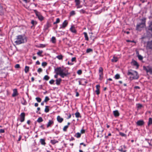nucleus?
Returning a JSON list of instances; mask_svg holds the SVG:
<instances>
[{
	"label": "nucleus",
	"mask_w": 152,
	"mask_h": 152,
	"mask_svg": "<svg viewBox=\"0 0 152 152\" xmlns=\"http://www.w3.org/2000/svg\"><path fill=\"white\" fill-rule=\"evenodd\" d=\"M55 71L56 74L54 75V77L56 78H57L58 75H59L62 78H64L69 74L68 70H66L65 69H62L61 67L55 69Z\"/></svg>",
	"instance_id": "obj_1"
},
{
	"label": "nucleus",
	"mask_w": 152,
	"mask_h": 152,
	"mask_svg": "<svg viewBox=\"0 0 152 152\" xmlns=\"http://www.w3.org/2000/svg\"><path fill=\"white\" fill-rule=\"evenodd\" d=\"M27 42V38L24 35H19L17 37L15 42L17 45L24 43Z\"/></svg>",
	"instance_id": "obj_2"
},
{
	"label": "nucleus",
	"mask_w": 152,
	"mask_h": 152,
	"mask_svg": "<svg viewBox=\"0 0 152 152\" xmlns=\"http://www.w3.org/2000/svg\"><path fill=\"white\" fill-rule=\"evenodd\" d=\"M146 20V18H143L140 20V22L137 25L136 27L137 30H140L141 28H144L145 26Z\"/></svg>",
	"instance_id": "obj_3"
},
{
	"label": "nucleus",
	"mask_w": 152,
	"mask_h": 152,
	"mask_svg": "<svg viewBox=\"0 0 152 152\" xmlns=\"http://www.w3.org/2000/svg\"><path fill=\"white\" fill-rule=\"evenodd\" d=\"M128 75H132L133 76L132 78L134 79H137L138 78L139 76L137 72L134 71L132 72L129 71L128 74Z\"/></svg>",
	"instance_id": "obj_4"
},
{
	"label": "nucleus",
	"mask_w": 152,
	"mask_h": 152,
	"mask_svg": "<svg viewBox=\"0 0 152 152\" xmlns=\"http://www.w3.org/2000/svg\"><path fill=\"white\" fill-rule=\"evenodd\" d=\"M34 12L39 20L42 21L43 20L44 17L40 12H38L36 10H34Z\"/></svg>",
	"instance_id": "obj_5"
},
{
	"label": "nucleus",
	"mask_w": 152,
	"mask_h": 152,
	"mask_svg": "<svg viewBox=\"0 0 152 152\" xmlns=\"http://www.w3.org/2000/svg\"><path fill=\"white\" fill-rule=\"evenodd\" d=\"M103 70L102 67H100L99 68V79L102 80L103 77Z\"/></svg>",
	"instance_id": "obj_6"
},
{
	"label": "nucleus",
	"mask_w": 152,
	"mask_h": 152,
	"mask_svg": "<svg viewBox=\"0 0 152 152\" xmlns=\"http://www.w3.org/2000/svg\"><path fill=\"white\" fill-rule=\"evenodd\" d=\"M143 69L145 70L147 72H149L150 74H152V68L151 67L148 66L146 67L145 66L143 67Z\"/></svg>",
	"instance_id": "obj_7"
},
{
	"label": "nucleus",
	"mask_w": 152,
	"mask_h": 152,
	"mask_svg": "<svg viewBox=\"0 0 152 152\" xmlns=\"http://www.w3.org/2000/svg\"><path fill=\"white\" fill-rule=\"evenodd\" d=\"M20 121L21 122H23L25 120V113H22L20 115Z\"/></svg>",
	"instance_id": "obj_8"
},
{
	"label": "nucleus",
	"mask_w": 152,
	"mask_h": 152,
	"mask_svg": "<svg viewBox=\"0 0 152 152\" xmlns=\"http://www.w3.org/2000/svg\"><path fill=\"white\" fill-rule=\"evenodd\" d=\"M146 48L147 49H151L152 50V41L148 42Z\"/></svg>",
	"instance_id": "obj_9"
},
{
	"label": "nucleus",
	"mask_w": 152,
	"mask_h": 152,
	"mask_svg": "<svg viewBox=\"0 0 152 152\" xmlns=\"http://www.w3.org/2000/svg\"><path fill=\"white\" fill-rule=\"evenodd\" d=\"M136 124L138 126H141L144 124V122L143 120H139L136 122Z\"/></svg>",
	"instance_id": "obj_10"
},
{
	"label": "nucleus",
	"mask_w": 152,
	"mask_h": 152,
	"mask_svg": "<svg viewBox=\"0 0 152 152\" xmlns=\"http://www.w3.org/2000/svg\"><path fill=\"white\" fill-rule=\"evenodd\" d=\"M54 122L52 120H49V122H48L47 125V128H48L49 127L51 126L53 124Z\"/></svg>",
	"instance_id": "obj_11"
},
{
	"label": "nucleus",
	"mask_w": 152,
	"mask_h": 152,
	"mask_svg": "<svg viewBox=\"0 0 152 152\" xmlns=\"http://www.w3.org/2000/svg\"><path fill=\"white\" fill-rule=\"evenodd\" d=\"M18 95L17 89H14L13 90V93L12 95V97H15Z\"/></svg>",
	"instance_id": "obj_12"
},
{
	"label": "nucleus",
	"mask_w": 152,
	"mask_h": 152,
	"mask_svg": "<svg viewBox=\"0 0 152 152\" xmlns=\"http://www.w3.org/2000/svg\"><path fill=\"white\" fill-rule=\"evenodd\" d=\"M68 22L66 20H65L62 23V26L61 28H64L67 25Z\"/></svg>",
	"instance_id": "obj_13"
},
{
	"label": "nucleus",
	"mask_w": 152,
	"mask_h": 152,
	"mask_svg": "<svg viewBox=\"0 0 152 152\" xmlns=\"http://www.w3.org/2000/svg\"><path fill=\"white\" fill-rule=\"evenodd\" d=\"M113 115L115 117H117L120 114L118 110H115L113 111Z\"/></svg>",
	"instance_id": "obj_14"
},
{
	"label": "nucleus",
	"mask_w": 152,
	"mask_h": 152,
	"mask_svg": "<svg viewBox=\"0 0 152 152\" xmlns=\"http://www.w3.org/2000/svg\"><path fill=\"white\" fill-rule=\"evenodd\" d=\"M58 122L60 123H61L63 121V118H61L60 116H58L57 118Z\"/></svg>",
	"instance_id": "obj_15"
},
{
	"label": "nucleus",
	"mask_w": 152,
	"mask_h": 152,
	"mask_svg": "<svg viewBox=\"0 0 152 152\" xmlns=\"http://www.w3.org/2000/svg\"><path fill=\"white\" fill-rule=\"evenodd\" d=\"M131 63L134 66H136L138 67H139V65L138 64L137 62L134 60Z\"/></svg>",
	"instance_id": "obj_16"
},
{
	"label": "nucleus",
	"mask_w": 152,
	"mask_h": 152,
	"mask_svg": "<svg viewBox=\"0 0 152 152\" xmlns=\"http://www.w3.org/2000/svg\"><path fill=\"white\" fill-rule=\"evenodd\" d=\"M45 141V140L44 139H41L40 140L39 142L42 145H45L46 144V143Z\"/></svg>",
	"instance_id": "obj_17"
},
{
	"label": "nucleus",
	"mask_w": 152,
	"mask_h": 152,
	"mask_svg": "<svg viewBox=\"0 0 152 152\" xmlns=\"http://www.w3.org/2000/svg\"><path fill=\"white\" fill-rule=\"evenodd\" d=\"M61 81V78L57 79L56 80V84L57 85H59Z\"/></svg>",
	"instance_id": "obj_18"
},
{
	"label": "nucleus",
	"mask_w": 152,
	"mask_h": 152,
	"mask_svg": "<svg viewBox=\"0 0 152 152\" xmlns=\"http://www.w3.org/2000/svg\"><path fill=\"white\" fill-rule=\"evenodd\" d=\"M51 26V24L50 23L48 22H47V24L45 26V29H48L49 27Z\"/></svg>",
	"instance_id": "obj_19"
},
{
	"label": "nucleus",
	"mask_w": 152,
	"mask_h": 152,
	"mask_svg": "<svg viewBox=\"0 0 152 152\" xmlns=\"http://www.w3.org/2000/svg\"><path fill=\"white\" fill-rule=\"evenodd\" d=\"M70 30L72 32L75 33L76 32V30L75 28L73 26H72L70 28Z\"/></svg>",
	"instance_id": "obj_20"
},
{
	"label": "nucleus",
	"mask_w": 152,
	"mask_h": 152,
	"mask_svg": "<svg viewBox=\"0 0 152 152\" xmlns=\"http://www.w3.org/2000/svg\"><path fill=\"white\" fill-rule=\"evenodd\" d=\"M151 124H152V118H149L148 125V126H149Z\"/></svg>",
	"instance_id": "obj_21"
},
{
	"label": "nucleus",
	"mask_w": 152,
	"mask_h": 152,
	"mask_svg": "<svg viewBox=\"0 0 152 152\" xmlns=\"http://www.w3.org/2000/svg\"><path fill=\"white\" fill-rule=\"evenodd\" d=\"M148 29L152 32V21L150 23L149 25Z\"/></svg>",
	"instance_id": "obj_22"
},
{
	"label": "nucleus",
	"mask_w": 152,
	"mask_h": 152,
	"mask_svg": "<svg viewBox=\"0 0 152 152\" xmlns=\"http://www.w3.org/2000/svg\"><path fill=\"white\" fill-rule=\"evenodd\" d=\"M118 58L117 57L114 56L113 58L111 60L113 62H116L118 61Z\"/></svg>",
	"instance_id": "obj_23"
},
{
	"label": "nucleus",
	"mask_w": 152,
	"mask_h": 152,
	"mask_svg": "<svg viewBox=\"0 0 152 152\" xmlns=\"http://www.w3.org/2000/svg\"><path fill=\"white\" fill-rule=\"evenodd\" d=\"M49 106H45V113H48L49 112Z\"/></svg>",
	"instance_id": "obj_24"
},
{
	"label": "nucleus",
	"mask_w": 152,
	"mask_h": 152,
	"mask_svg": "<svg viewBox=\"0 0 152 152\" xmlns=\"http://www.w3.org/2000/svg\"><path fill=\"white\" fill-rule=\"evenodd\" d=\"M75 117L76 118H78L81 117V116L80 115V114L79 112H76L75 114Z\"/></svg>",
	"instance_id": "obj_25"
},
{
	"label": "nucleus",
	"mask_w": 152,
	"mask_h": 152,
	"mask_svg": "<svg viewBox=\"0 0 152 152\" xmlns=\"http://www.w3.org/2000/svg\"><path fill=\"white\" fill-rule=\"evenodd\" d=\"M84 35L85 39L87 41L88 40V38L87 35V33L86 32H84Z\"/></svg>",
	"instance_id": "obj_26"
},
{
	"label": "nucleus",
	"mask_w": 152,
	"mask_h": 152,
	"mask_svg": "<svg viewBox=\"0 0 152 152\" xmlns=\"http://www.w3.org/2000/svg\"><path fill=\"white\" fill-rule=\"evenodd\" d=\"M29 69V67L26 66L25 69V72L26 73H27Z\"/></svg>",
	"instance_id": "obj_27"
},
{
	"label": "nucleus",
	"mask_w": 152,
	"mask_h": 152,
	"mask_svg": "<svg viewBox=\"0 0 152 152\" xmlns=\"http://www.w3.org/2000/svg\"><path fill=\"white\" fill-rule=\"evenodd\" d=\"M43 121V120L42 118L41 117H40L39 118H38L37 121V122L38 123H40V122H42Z\"/></svg>",
	"instance_id": "obj_28"
},
{
	"label": "nucleus",
	"mask_w": 152,
	"mask_h": 152,
	"mask_svg": "<svg viewBox=\"0 0 152 152\" xmlns=\"http://www.w3.org/2000/svg\"><path fill=\"white\" fill-rule=\"evenodd\" d=\"M56 58H57L59 60H62L63 59V56L62 55H58L56 57Z\"/></svg>",
	"instance_id": "obj_29"
},
{
	"label": "nucleus",
	"mask_w": 152,
	"mask_h": 152,
	"mask_svg": "<svg viewBox=\"0 0 152 152\" xmlns=\"http://www.w3.org/2000/svg\"><path fill=\"white\" fill-rule=\"evenodd\" d=\"M75 2L76 3V5H79L80 3V0H75Z\"/></svg>",
	"instance_id": "obj_30"
},
{
	"label": "nucleus",
	"mask_w": 152,
	"mask_h": 152,
	"mask_svg": "<svg viewBox=\"0 0 152 152\" xmlns=\"http://www.w3.org/2000/svg\"><path fill=\"white\" fill-rule=\"evenodd\" d=\"M51 41L53 43L56 42V39L55 37H53L51 38Z\"/></svg>",
	"instance_id": "obj_31"
},
{
	"label": "nucleus",
	"mask_w": 152,
	"mask_h": 152,
	"mask_svg": "<svg viewBox=\"0 0 152 152\" xmlns=\"http://www.w3.org/2000/svg\"><path fill=\"white\" fill-rule=\"evenodd\" d=\"M49 78L50 77L49 76L47 75H45L44 77V79L46 80H48Z\"/></svg>",
	"instance_id": "obj_32"
},
{
	"label": "nucleus",
	"mask_w": 152,
	"mask_h": 152,
	"mask_svg": "<svg viewBox=\"0 0 152 152\" xmlns=\"http://www.w3.org/2000/svg\"><path fill=\"white\" fill-rule=\"evenodd\" d=\"M60 20L59 18H57L56 19V22L53 23L54 24H56L57 23H58L60 22Z\"/></svg>",
	"instance_id": "obj_33"
},
{
	"label": "nucleus",
	"mask_w": 152,
	"mask_h": 152,
	"mask_svg": "<svg viewBox=\"0 0 152 152\" xmlns=\"http://www.w3.org/2000/svg\"><path fill=\"white\" fill-rule=\"evenodd\" d=\"M75 136L77 138H79L80 137L81 134L79 133H77L75 134Z\"/></svg>",
	"instance_id": "obj_34"
},
{
	"label": "nucleus",
	"mask_w": 152,
	"mask_h": 152,
	"mask_svg": "<svg viewBox=\"0 0 152 152\" xmlns=\"http://www.w3.org/2000/svg\"><path fill=\"white\" fill-rule=\"evenodd\" d=\"M115 78L116 79H118L120 78V75L119 74H116L115 76Z\"/></svg>",
	"instance_id": "obj_35"
},
{
	"label": "nucleus",
	"mask_w": 152,
	"mask_h": 152,
	"mask_svg": "<svg viewBox=\"0 0 152 152\" xmlns=\"http://www.w3.org/2000/svg\"><path fill=\"white\" fill-rule=\"evenodd\" d=\"M75 14V12L74 11H72L70 12V16H73Z\"/></svg>",
	"instance_id": "obj_36"
},
{
	"label": "nucleus",
	"mask_w": 152,
	"mask_h": 152,
	"mask_svg": "<svg viewBox=\"0 0 152 152\" xmlns=\"http://www.w3.org/2000/svg\"><path fill=\"white\" fill-rule=\"evenodd\" d=\"M42 53L43 51L42 50L39 51L38 52H37V54L38 56H41V54Z\"/></svg>",
	"instance_id": "obj_37"
},
{
	"label": "nucleus",
	"mask_w": 152,
	"mask_h": 152,
	"mask_svg": "<svg viewBox=\"0 0 152 152\" xmlns=\"http://www.w3.org/2000/svg\"><path fill=\"white\" fill-rule=\"evenodd\" d=\"M50 99L48 96H46L45 97L44 102H47Z\"/></svg>",
	"instance_id": "obj_38"
},
{
	"label": "nucleus",
	"mask_w": 152,
	"mask_h": 152,
	"mask_svg": "<svg viewBox=\"0 0 152 152\" xmlns=\"http://www.w3.org/2000/svg\"><path fill=\"white\" fill-rule=\"evenodd\" d=\"M58 142L54 140H51V142L53 144H55L56 143Z\"/></svg>",
	"instance_id": "obj_39"
},
{
	"label": "nucleus",
	"mask_w": 152,
	"mask_h": 152,
	"mask_svg": "<svg viewBox=\"0 0 152 152\" xmlns=\"http://www.w3.org/2000/svg\"><path fill=\"white\" fill-rule=\"evenodd\" d=\"M92 51V50L91 48H88L87 49L86 52L87 53H89V52Z\"/></svg>",
	"instance_id": "obj_40"
},
{
	"label": "nucleus",
	"mask_w": 152,
	"mask_h": 152,
	"mask_svg": "<svg viewBox=\"0 0 152 152\" xmlns=\"http://www.w3.org/2000/svg\"><path fill=\"white\" fill-rule=\"evenodd\" d=\"M79 11L80 13L82 14H84L86 13L85 10L83 9H81Z\"/></svg>",
	"instance_id": "obj_41"
},
{
	"label": "nucleus",
	"mask_w": 152,
	"mask_h": 152,
	"mask_svg": "<svg viewBox=\"0 0 152 152\" xmlns=\"http://www.w3.org/2000/svg\"><path fill=\"white\" fill-rule=\"evenodd\" d=\"M68 127V125H66L65 126L63 129V131H66Z\"/></svg>",
	"instance_id": "obj_42"
},
{
	"label": "nucleus",
	"mask_w": 152,
	"mask_h": 152,
	"mask_svg": "<svg viewBox=\"0 0 152 152\" xmlns=\"http://www.w3.org/2000/svg\"><path fill=\"white\" fill-rule=\"evenodd\" d=\"M118 150L121 152H126V150H124L123 148H122L120 149H118Z\"/></svg>",
	"instance_id": "obj_43"
},
{
	"label": "nucleus",
	"mask_w": 152,
	"mask_h": 152,
	"mask_svg": "<svg viewBox=\"0 0 152 152\" xmlns=\"http://www.w3.org/2000/svg\"><path fill=\"white\" fill-rule=\"evenodd\" d=\"M36 99L37 100V101L39 102H40L41 101V99L39 97H36Z\"/></svg>",
	"instance_id": "obj_44"
},
{
	"label": "nucleus",
	"mask_w": 152,
	"mask_h": 152,
	"mask_svg": "<svg viewBox=\"0 0 152 152\" xmlns=\"http://www.w3.org/2000/svg\"><path fill=\"white\" fill-rule=\"evenodd\" d=\"M119 134L122 137H126V135L125 134L122 132H120Z\"/></svg>",
	"instance_id": "obj_45"
},
{
	"label": "nucleus",
	"mask_w": 152,
	"mask_h": 152,
	"mask_svg": "<svg viewBox=\"0 0 152 152\" xmlns=\"http://www.w3.org/2000/svg\"><path fill=\"white\" fill-rule=\"evenodd\" d=\"M47 63L46 62H43L42 64V66L43 67H45L47 65Z\"/></svg>",
	"instance_id": "obj_46"
},
{
	"label": "nucleus",
	"mask_w": 152,
	"mask_h": 152,
	"mask_svg": "<svg viewBox=\"0 0 152 152\" xmlns=\"http://www.w3.org/2000/svg\"><path fill=\"white\" fill-rule=\"evenodd\" d=\"M138 57L139 59L140 60H142L143 59L142 57L140 55H139L138 56Z\"/></svg>",
	"instance_id": "obj_47"
},
{
	"label": "nucleus",
	"mask_w": 152,
	"mask_h": 152,
	"mask_svg": "<svg viewBox=\"0 0 152 152\" xmlns=\"http://www.w3.org/2000/svg\"><path fill=\"white\" fill-rule=\"evenodd\" d=\"M31 23L33 25L36 24H37V22L36 21L32 20L31 21Z\"/></svg>",
	"instance_id": "obj_48"
},
{
	"label": "nucleus",
	"mask_w": 152,
	"mask_h": 152,
	"mask_svg": "<svg viewBox=\"0 0 152 152\" xmlns=\"http://www.w3.org/2000/svg\"><path fill=\"white\" fill-rule=\"evenodd\" d=\"M54 80H51L49 81V83L50 84H53L54 83Z\"/></svg>",
	"instance_id": "obj_49"
},
{
	"label": "nucleus",
	"mask_w": 152,
	"mask_h": 152,
	"mask_svg": "<svg viewBox=\"0 0 152 152\" xmlns=\"http://www.w3.org/2000/svg\"><path fill=\"white\" fill-rule=\"evenodd\" d=\"M82 71L81 70H79L77 71V73L79 75H81L82 74Z\"/></svg>",
	"instance_id": "obj_50"
},
{
	"label": "nucleus",
	"mask_w": 152,
	"mask_h": 152,
	"mask_svg": "<svg viewBox=\"0 0 152 152\" xmlns=\"http://www.w3.org/2000/svg\"><path fill=\"white\" fill-rule=\"evenodd\" d=\"M137 108H141L142 107V105L140 104H137Z\"/></svg>",
	"instance_id": "obj_51"
},
{
	"label": "nucleus",
	"mask_w": 152,
	"mask_h": 152,
	"mask_svg": "<svg viewBox=\"0 0 152 152\" xmlns=\"http://www.w3.org/2000/svg\"><path fill=\"white\" fill-rule=\"evenodd\" d=\"M42 69L41 68H39L37 70V72L39 73H40L42 72Z\"/></svg>",
	"instance_id": "obj_52"
},
{
	"label": "nucleus",
	"mask_w": 152,
	"mask_h": 152,
	"mask_svg": "<svg viewBox=\"0 0 152 152\" xmlns=\"http://www.w3.org/2000/svg\"><path fill=\"white\" fill-rule=\"evenodd\" d=\"M15 67L16 68H18L20 67V66L19 64H16L15 66Z\"/></svg>",
	"instance_id": "obj_53"
},
{
	"label": "nucleus",
	"mask_w": 152,
	"mask_h": 152,
	"mask_svg": "<svg viewBox=\"0 0 152 152\" xmlns=\"http://www.w3.org/2000/svg\"><path fill=\"white\" fill-rule=\"evenodd\" d=\"M96 92L97 95H99V89H96Z\"/></svg>",
	"instance_id": "obj_54"
},
{
	"label": "nucleus",
	"mask_w": 152,
	"mask_h": 152,
	"mask_svg": "<svg viewBox=\"0 0 152 152\" xmlns=\"http://www.w3.org/2000/svg\"><path fill=\"white\" fill-rule=\"evenodd\" d=\"M5 132L4 130L2 129H0V133H4Z\"/></svg>",
	"instance_id": "obj_55"
},
{
	"label": "nucleus",
	"mask_w": 152,
	"mask_h": 152,
	"mask_svg": "<svg viewBox=\"0 0 152 152\" xmlns=\"http://www.w3.org/2000/svg\"><path fill=\"white\" fill-rule=\"evenodd\" d=\"M111 134L110 133H109L108 134V136H105V139H107L108 138V136H111Z\"/></svg>",
	"instance_id": "obj_56"
},
{
	"label": "nucleus",
	"mask_w": 152,
	"mask_h": 152,
	"mask_svg": "<svg viewBox=\"0 0 152 152\" xmlns=\"http://www.w3.org/2000/svg\"><path fill=\"white\" fill-rule=\"evenodd\" d=\"M96 89H98L99 90L100 86L99 85H96Z\"/></svg>",
	"instance_id": "obj_57"
},
{
	"label": "nucleus",
	"mask_w": 152,
	"mask_h": 152,
	"mask_svg": "<svg viewBox=\"0 0 152 152\" xmlns=\"http://www.w3.org/2000/svg\"><path fill=\"white\" fill-rule=\"evenodd\" d=\"M40 127L42 128V129H45V127H44V125L43 124L41 125Z\"/></svg>",
	"instance_id": "obj_58"
},
{
	"label": "nucleus",
	"mask_w": 152,
	"mask_h": 152,
	"mask_svg": "<svg viewBox=\"0 0 152 152\" xmlns=\"http://www.w3.org/2000/svg\"><path fill=\"white\" fill-rule=\"evenodd\" d=\"M80 132H81V133H82V134L84 133L85 132V130L83 129H82L80 131Z\"/></svg>",
	"instance_id": "obj_59"
},
{
	"label": "nucleus",
	"mask_w": 152,
	"mask_h": 152,
	"mask_svg": "<svg viewBox=\"0 0 152 152\" xmlns=\"http://www.w3.org/2000/svg\"><path fill=\"white\" fill-rule=\"evenodd\" d=\"M76 58L75 57H73V58H72V59H71V61L72 62H73V61H75L76 60Z\"/></svg>",
	"instance_id": "obj_60"
},
{
	"label": "nucleus",
	"mask_w": 152,
	"mask_h": 152,
	"mask_svg": "<svg viewBox=\"0 0 152 152\" xmlns=\"http://www.w3.org/2000/svg\"><path fill=\"white\" fill-rule=\"evenodd\" d=\"M21 138H22L21 136V135H20L19 136V137L18 140V141H20V140H21Z\"/></svg>",
	"instance_id": "obj_61"
},
{
	"label": "nucleus",
	"mask_w": 152,
	"mask_h": 152,
	"mask_svg": "<svg viewBox=\"0 0 152 152\" xmlns=\"http://www.w3.org/2000/svg\"><path fill=\"white\" fill-rule=\"evenodd\" d=\"M45 45L43 44H40V47L41 48H44L45 47Z\"/></svg>",
	"instance_id": "obj_62"
},
{
	"label": "nucleus",
	"mask_w": 152,
	"mask_h": 152,
	"mask_svg": "<svg viewBox=\"0 0 152 152\" xmlns=\"http://www.w3.org/2000/svg\"><path fill=\"white\" fill-rule=\"evenodd\" d=\"M80 145H83V146H84V147H85V146H86V144H85L83 142L81 143L80 144Z\"/></svg>",
	"instance_id": "obj_63"
},
{
	"label": "nucleus",
	"mask_w": 152,
	"mask_h": 152,
	"mask_svg": "<svg viewBox=\"0 0 152 152\" xmlns=\"http://www.w3.org/2000/svg\"><path fill=\"white\" fill-rule=\"evenodd\" d=\"M71 115L70 114H69V115L68 116V118H67V119H69V118H71Z\"/></svg>",
	"instance_id": "obj_64"
}]
</instances>
